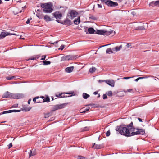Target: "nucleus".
Here are the masks:
<instances>
[{"label":"nucleus","instance_id":"nucleus-1","mask_svg":"<svg viewBox=\"0 0 159 159\" xmlns=\"http://www.w3.org/2000/svg\"><path fill=\"white\" fill-rule=\"evenodd\" d=\"M41 7L43 8V11L45 13H51L53 11V5L51 2L41 3Z\"/></svg>","mask_w":159,"mask_h":159},{"label":"nucleus","instance_id":"nucleus-2","mask_svg":"<svg viewBox=\"0 0 159 159\" xmlns=\"http://www.w3.org/2000/svg\"><path fill=\"white\" fill-rule=\"evenodd\" d=\"M136 132H133L131 130L125 131V135L127 136H130L135 135H143L145 134L144 130H137Z\"/></svg>","mask_w":159,"mask_h":159},{"label":"nucleus","instance_id":"nucleus-3","mask_svg":"<svg viewBox=\"0 0 159 159\" xmlns=\"http://www.w3.org/2000/svg\"><path fill=\"white\" fill-rule=\"evenodd\" d=\"M116 129H136L133 126V123L131 122L129 124L117 126Z\"/></svg>","mask_w":159,"mask_h":159},{"label":"nucleus","instance_id":"nucleus-4","mask_svg":"<svg viewBox=\"0 0 159 159\" xmlns=\"http://www.w3.org/2000/svg\"><path fill=\"white\" fill-rule=\"evenodd\" d=\"M78 13L75 10H70L68 12L67 15V18H69V19L72 20L76 17L78 15Z\"/></svg>","mask_w":159,"mask_h":159},{"label":"nucleus","instance_id":"nucleus-5","mask_svg":"<svg viewBox=\"0 0 159 159\" xmlns=\"http://www.w3.org/2000/svg\"><path fill=\"white\" fill-rule=\"evenodd\" d=\"M113 32V30H110V31H107L106 30H97L96 31L95 34H98L102 35H106L108 36L110 35Z\"/></svg>","mask_w":159,"mask_h":159},{"label":"nucleus","instance_id":"nucleus-6","mask_svg":"<svg viewBox=\"0 0 159 159\" xmlns=\"http://www.w3.org/2000/svg\"><path fill=\"white\" fill-rule=\"evenodd\" d=\"M78 57V55H67L65 56H63L61 58V61H64L75 59Z\"/></svg>","mask_w":159,"mask_h":159},{"label":"nucleus","instance_id":"nucleus-7","mask_svg":"<svg viewBox=\"0 0 159 159\" xmlns=\"http://www.w3.org/2000/svg\"><path fill=\"white\" fill-rule=\"evenodd\" d=\"M65 104H61L60 105H54L52 108V111H53L56 110L61 109L64 107Z\"/></svg>","mask_w":159,"mask_h":159},{"label":"nucleus","instance_id":"nucleus-8","mask_svg":"<svg viewBox=\"0 0 159 159\" xmlns=\"http://www.w3.org/2000/svg\"><path fill=\"white\" fill-rule=\"evenodd\" d=\"M13 93L8 91L6 92L2 95V98H13Z\"/></svg>","mask_w":159,"mask_h":159},{"label":"nucleus","instance_id":"nucleus-9","mask_svg":"<svg viewBox=\"0 0 159 159\" xmlns=\"http://www.w3.org/2000/svg\"><path fill=\"white\" fill-rule=\"evenodd\" d=\"M62 93L61 97V98L71 97L72 96H75V93L74 92L71 93Z\"/></svg>","mask_w":159,"mask_h":159},{"label":"nucleus","instance_id":"nucleus-10","mask_svg":"<svg viewBox=\"0 0 159 159\" xmlns=\"http://www.w3.org/2000/svg\"><path fill=\"white\" fill-rule=\"evenodd\" d=\"M52 14L56 19H60L62 16V14L59 11H56Z\"/></svg>","mask_w":159,"mask_h":159},{"label":"nucleus","instance_id":"nucleus-11","mask_svg":"<svg viewBox=\"0 0 159 159\" xmlns=\"http://www.w3.org/2000/svg\"><path fill=\"white\" fill-rule=\"evenodd\" d=\"M61 24L68 26L72 25V22L69 19V18L66 17V19L64 21L62 22V23Z\"/></svg>","mask_w":159,"mask_h":159},{"label":"nucleus","instance_id":"nucleus-12","mask_svg":"<svg viewBox=\"0 0 159 159\" xmlns=\"http://www.w3.org/2000/svg\"><path fill=\"white\" fill-rule=\"evenodd\" d=\"M24 97V95L22 94H13V99L22 98Z\"/></svg>","mask_w":159,"mask_h":159},{"label":"nucleus","instance_id":"nucleus-13","mask_svg":"<svg viewBox=\"0 0 159 159\" xmlns=\"http://www.w3.org/2000/svg\"><path fill=\"white\" fill-rule=\"evenodd\" d=\"M105 82L111 87H113L114 86L115 82L113 80H106Z\"/></svg>","mask_w":159,"mask_h":159},{"label":"nucleus","instance_id":"nucleus-14","mask_svg":"<svg viewBox=\"0 0 159 159\" xmlns=\"http://www.w3.org/2000/svg\"><path fill=\"white\" fill-rule=\"evenodd\" d=\"M159 4V0L155 1H152L149 4V6L154 7L157 6Z\"/></svg>","mask_w":159,"mask_h":159},{"label":"nucleus","instance_id":"nucleus-15","mask_svg":"<svg viewBox=\"0 0 159 159\" xmlns=\"http://www.w3.org/2000/svg\"><path fill=\"white\" fill-rule=\"evenodd\" d=\"M93 147L95 149H99L103 148L104 146L103 144H97L94 143H93Z\"/></svg>","mask_w":159,"mask_h":159},{"label":"nucleus","instance_id":"nucleus-16","mask_svg":"<svg viewBox=\"0 0 159 159\" xmlns=\"http://www.w3.org/2000/svg\"><path fill=\"white\" fill-rule=\"evenodd\" d=\"M2 36L3 38H4L7 35H16V34L15 33H10L7 32H2Z\"/></svg>","mask_w":159,"mask_h":159},{"label":"nucleus","instance_id":"nucleus-17","mask_svg":"<svg viewBox=\"0 0 159 159\" xmlns=\"http://www.w3.org/2000/svg\"><path fill=\"white\" fill-rule=\"evenodd\" d=\"M74 68L73 66L67 67L65 69V71L67 73H70L72 71Z\"/></svg>","mask_w":159,"mask_h":159},{"label":"nucleus","instance_id":"nucleus-18","mask_svg":"<svg viewBox=\"0 0 159 159\" xmlns=\"http://www.w3.org/2000/svg\"><path fill=\"white\" fill-rule=\"evenodd\" d=\"M88 31L89 34H93L96 32L95 30L92 27H90L88 29Z\"/></svg>","mask_w":159,"mask_h":159},{"label":"nucleus","instance_id":"nucleus-19","mask_svg":"<svg viewBox=\"0 0 159 159\" xmlns=\"http://www.w3.org/2000/svg\"><path fill=\"white\" fill-rule=\"evenodd\" d=\"M80 22V16L78 17L77 19H75L74 20V23L75 25H78Z\"/></svg>","mask_w":159,"mask_h":159},{"label":"nucleus","instance_id":"nucleus-20","mask_svg":"<svg viewBox=\"0 0 159 159\" xmlns=\"http://www.w3.org/2000/svg\"><path fill=\"white\" fill-rule=\"evenodd\" d=\"M40 56L39 55H36L34 56L33 57H31L30 58H29L27 60H36L37 59H38L39 57Z\"/></svg>","mask_w":159,"mask_h":159},{"label":"nucleus","instance_id":"nucleus-21","mask_svg":"<svg viewBox=\"0 0 159 159\" xmlns=\"http://www.w3.org/2000/svg\"><path fill=\"white\" fill-rule=\"evenodd\" d=\"M30 152L29 153V157L31 156L35 155L36 154V150H34L32 152V150H30Z\"/></svg>","mask_w":159,"mask_h":159},{"label":"nucleus","instance_id":"nucleus-22","mask_svg":"<svg viewBox=\"0 0 159 159\" xmlns=\"http://www.w3.org/2000/svg\"><path fill=\"white\" fill-rule=\"evenodd\" d=\"M42 100L43 102H47L48 103L50 102V98L48 95H46V96L45 97V98L43 99Z\"/></svg>","mask_w":159,"mask_h":159},{"label":"nucleus","instance_id":"nucleus-23","mask_svg":"<svg viewBox=\"0 0 159 159\" xmlns=\"http://www.w3.org/2000/svg\"><path fill=\"white\" fill-rule=\"evenodd\" d=\"M121 135H125V131L132 130H116Z\"/></svg>","mask_w":159,"mask_h":159},{"label":"nucleus","instance_id":"nucleus-24","mask_svg":"<svg viewBox=\"0 0 159 159\" xmlns=\"http://www.w3.org/2000/svg\"><path fill=\"white\" fill-rule=\"evenodd\" d=\"M145 28L143 26H139L135 28V30H145Z\"/></svg>","mask_w":159,"mask_h":159},{"label":"nucleus","instance_id":"nucleus-25","mask_svg":"<svg viewBox=\"0 0 159 159\" xmlns=\"http://www.w3.org/2000/svg\"><path fill=\"white\" fill-rule=\"evenodd\" d=\"M45 20L46 21H51V18L47 15H45L44 17Z\"/></svg>","mask_w":159,"mask_h":159},{"label":"nucleus","instance_id":"nucleus-26","mask_svg":"<svg viewBox=\"0 0 159 159\" xmlns=\"http://www.w3.org/2000/svg\"><path fill=\"white\" fill-rule=\"evenodd\" d=\"M96 70V68L93 66L92 68H90L89 70V72L92 73L94 72Z\"/></svg>","mask_w":159,"mask_h":159},{"label":"nucleus","instance_id":"nucleus-27","mask_svg":"<svg viewBox=\"0 0 159 159\" xmlns=\"http://www.w3.org/2000/svg\"><path fill=\"white\" fill-rule=\"evenodd\" d=\"M82 96L83 98L84 99H87L90 96L89 95L85 93H83Z\"/></svg>","mask_w":159,"mask_h":159},{"label":"nucleus","instance_id":"nucleus-28","mask_svg":"<svg viewBox=\"0 0 159 159\" xmlns=\"http://www.w3.org/2000/svg\"><path fill=\"white\" fill-rule=\"evenodd\" d=\"M106 53L109 54L110 53H113L111 49V48H109L107 49L106 50Z\"/></svg>","mask_w":159,"mask_h":159},{"label":"nucleus","instance_id":"nucleus-29","mask_svg":"<svg viewBox=\"0 0 159 159\" xmlns=\"http://www.w3.org/2000/svg\"><path fill=\"white\" fill-rule=\"evenodd\" d=\"M37 16L39 19H42L43 18V14H40V13H37L36 14Z\"/></svg>","mask_w":159,"mask_h":159},{"label":"nucleus","instance_id":"nucleus-30","mask_svg":"<svg viewBox=\"0 0 159 159\" xmlns=\"http://www.w3.org/2000/svg\"><path fill=\"white\" fill-rule=\"evenodd\" d=\"M43 65H48L50 64L51 62L49 61H43Z\"/></svg>","mask_w":159,"mask_h":159},{"label":"nucleus","instance_id":"nucleus-31","mask_svg":"<svg viewBox=\"0 0 159 159\" xmlns=\"http://www.w3.org/2000/svg\"><path fill=\"white\" fill-rule=\"evenodd\" d=\"M15 76H8L6 77V79L7 80H11L15 78Z\"/></svg>","mask_w":159,"mask_h":159},{"label":"nucleus","instance_id":"nucleus-32","mask_svg":"<svg viewBox=\"0 0 159 159\" xmlns=\"http://www.w3.org/2000/svg\"><path fill=\"white\" fill-rule=\"evenodd\" d=\"M31 109V108H30L29 107H24V108L22 109L21 111H29Z\"/></svg>","mask_w":159,"mask_h":159},{"label":"nucleus","instance_id":"nucleus-33","mask_svg":"<svg viewBox=\"0 0 159 159\" xmlns=\"http://www.w3.org/2000/svg\"><path fill=\"white\" fill-rule=\"evenodd\" d=\"M11 113V110H8V111H4L2 112H1L0 113V115L7 114V113Z\"/></svg>","mask_w":159,"mask_h":159},{"label":"nucleus","instance_id":"nucleus-34","mask_svg":"<svg viewBox=\"0 0 159 159\" xmlns=\"http://www.w3.org/2000/svg\"><path fill=\"white\" fill-rule=\"evenodd\" d=\"M89 18L90 19H92L93 20H97V18H96V17H95L94 16L92 15H90V16L89 17Z\"/></svg>","mask_w":159,"mask_h":159},{"label":"nucleus","instance_id":"nucleus-35","mask_svg":"<svg viewBox=\"0 0 159 159\" xmlns=\"http://www.w3.org/2000/svg\"><path fill=\"white\" fill-rule=\"evenodd\" d=\"M106 93L108 96L110 97H111L113 95L111 91H108L107 92H106Z\"/></svg>","mask_w":159,"mask_h":159},{"label":"nucleus","instance_id":"nucleus-36","mask_svg":"<svg viewBox=\"0 0 159 159\" xmlns=\"http://www.w3.org/2000/svg\"><path fill=\"white\" fill-rule=\"evenodd\" d=\"M122 48V45H120V46H116L115 47V50L116 51H119Z\"/></svg>","mask_w":159,"mask_h":159},{"label":"nucleus","instance_id":"nucleus-37","mask_svg":"<svg viewBox=\"0 0 159 159\" xmlns=\"http://www.w3.org/2000/svg\"><path fill=\"white\" fill-rule=\"evenodd\" d=\"M39 96H36L33 99V101L34 103H37V100H36V99H39Z\"/></svg>","mask_w":159,"mask_h":159},{"label":"nucleus","instance_id":"nucleus-38","mask_svg":"<svg viewBox=\"0 0 159 159\" xmlns=\"http://www.w3.org/2000/svg\"><path fill=\"white\" fill-rule=\"evenodd\" d=\"M90 108L89 107H88L86 108L83 111H81V113H85L86 111H89V110Z\"/></svg>","mask_w":159,"mask_h":159},{"label":"nucleus","instance_id":"nucleus-39","mask_svg":"<svg viewBox=\"0 0 159 159\" xmlns=\"http://www.w3.org/2000/svg\"><path fill=\"white\" fill-rule=\"evenodd\" d=\"M11 113L14 112H19L21 111V110H11Z\"/></svg>","mask_w":159,"mask_h":159},{"label":"nucleus","instance_id":"nucleus-40","mask_svg":"<svg viewBox=\"0 0 159 159\" xmlns=\"http://www.w3.org/2000/svg\"><path fill=\"white\" fill-rule=\"evenodd\" d=\"M57 93H57V94H56L55 96L58 98H61V97L62 95V93H59V94H58Z\"/></svg>","mask_w":159,"mask_h":159},{"label":"nucleus","instance_id":"nucleus-41","mask_svg":"<svg viewBox=\"0 0 159 159\" xmlns=\"http://www.w3.org/2000/svg\"><path fill=\"white\" fill-rule=\"evenodd\" d=\"M65 47V46L64 45H62L59 48V49L62 50Z\"/></svg>","mask_w":159,"mask_h":159},{"label":"nucleus","instance_id":"nucleus-42","mask_svg":"<svg viewBox=\"0 0 159 159\" xmlns=\"http://www.w3.org/2000/svg\"><path fill=\"white\" fill-rule=\"evenodd\" d=\"M106 136L107 137H108L110 136V131L109 130L107 131V132L106 133Z\"/></svg>","mask_w":159,"mask_h":159},{"label":"nucleus","instance_id":"nucleus-43","mask_svg":"<svg viewBox=\"0 0 159 159\" xmlns=\"http://www.w3.org/2000/svg\"><path fill=\"white\" fill-rule=\"evenodd\" d=\"M37 100V103H42L43 102V100L42 99H39Z\"/></svg>","mask_w":159,"mask_h":159},{"label":"nucleus","instance_id":"nucleus-44","mask_svg":"<svg viewBox=\"0 0 159 159\" xmlns=\"http://www.w3.org/2000/svg\"><path fill=\"white\" fill-rule=\"evenodd\" d=\"M32 18H28L26 22V23L27 24H28L30 23V20H32Z\"/></svg>","mask_w":159,"mask_h":159},{"label":"nucleus","instance_id":"nucleus-45","mask_svg":"<svg viewBox=\"0 0 159 159\" xmlns=\"http://www.w3.org/2000/svg\"><path fill=\"white\" fill-rule=\"evenodd\" d=\"M107 98V96L106 94H103V99H106Z\"/></svg>","mask_w":159,"mask_h":159},{"label":"nucleus","instance_id":"nucleus-46","mask_svg":"<svg viewBox=\"0 0 159 159\" xmlns=\"http://www.w3.org/2000/svg\"><path fill=\"white\" fill-rule=\"evenodd\" d=\"M58 41H56V42H54V43H52V42L51 41H50L49 43L51 44H54V45H56V44L58 42Z\"/></svg>","mask_w":159,"mask_h":159},{"label":"nucleus","instance_id":"nucleus-47","mask_svg":"<svg viewBox=\"0 0 159 159\" xmlns=\"http://www.w3.org/2000/svg\"><path fill=\"white\" fill-rule=\"evenodd\" d=\"M131 46V43H127V44L126 45V47L128 48H129V47H130Z\"/></svg>","mask_w":159,"mask_h":159},{"label":"nucleus","instance_id":"nucleus-48","mask_svg":"<svg viewBox=\"0 0 159 159\" xmlns=\"http://www.w3.org/2000/svg\"><path fill=\"white\" fill-rule=\"evenodd\" d=\"M46 58V56L45 55H43L42 57V58L41 59V60H45Z\"/></svg>","mask_w":159,"mask_h":159},{"label":"nucleus","instance_id":"nucleus-49","mask_svg":"<svg viewBox=\"0 0 159 159\" xmlns=\"http://www.w3.org/2000/svg\"><path fill=\"white\" fill-rule=\"evenodd\" d=\"M132 77H124L123 79H128L131 78H132Z\"/></svg>","mask_w":159,"mask_h":159},{"label":"nucleus","instance_id":"nucleus-50","mask_svg":"<svg viewBox=\"0 0 159 159\" xmlns=\"http://www.w3.org/2000/svg\"><path fill=\"white\" fill-rule=\"evenodd\" d=\"M78 158L80 159H85L84 157L80 156H79Z\"/></svg>","mask_w":159,"mask_h":159},{"label":"nucleus","instance_id":"nucleus-51","mask_svg":"<svg viewBox=\"0 0 159 159\" xmlns=\"http://www.w3.org/2000/svg\"><path fill=\"white\" fill-rule=\"evenodd\" d=\"M106 80H99V83H102L104 82H106Z\"/></svg>","mask_w":159,"mask_h":159},{"label":"nucleus","instance_id":"nucleus-52","mask_svg":"<svg viewBox=\"0 0 159 159\" xmlns=\"http://www.w3.org/2000/svg\"><path fill=\"white\" fill-rule=\"evenodd\" d=\"M12 145L11 143H10L8 145V147L9 148H10L11 147H12Z\"/></svg>","mask_w":159,"mask_h":159},{"label":"nucleus","instance_id":"nucleus-53","mask_svg":"<svg viewBox=\"0 0 159 159\" xmlns=\"http://www.w3.org/2000/svg\"><path fill=\"white\" fill-rule=\"evenodd\" d=\"M18 104H15L14 105L11 107H18Z\"/></svg>","mask_w":159,"mask_h":159},{"label":"nucleus","instance_id":"nucleus-54","mask_svg":"<svg viewBox=\"0 0 159 159\" xmlns=\"http://www.w3.org/2000/svg\"><path fill=\"white\" fill-rule=\"evenodd\" d=\"M56 21H57V22H58V23H61V24L62 23V22H63V21H60L59 20H56Z\"/></svg>","mask_w":159,"mask_h":159},{"label":"nucleus","instance_id":"nucleus-55","mask_svg":"<svg viewBox=\"0 0 159 159\" xmlns=\"http://www.w3.org/2000/svg\"><path fill=\"white\" fill-rule=\"evenodd\" d=\"M138 78H139V79L147 78V77H139Z\"/></svg>","mask_w":159,"mask_h":159},{"label":"nucleus","instance_id":"nucleus-56","mask_svg":"<svg viewBox=\"0 0 159 159\" xmlns=\"http://www.w3.org/2000/svg\"><path fill=\"white\" fill-rule=\"evenodd\" d=\"M97 5H98V8H102V5L101 4H98Z\"/></svg>","mask_w":159,"mask_h":159},{"label":"nucleus","instance_id":"nucleus-57","mask_svg":"<svg viewBox=\"0 0 159 159\" xmlns=\"http://www.w3.org/2000/svg\"><path fill=\"white\" fill-rule=\"evenodd\" d=\"M49 113H48V114H47L46 115H45V118H46L48 117L49 116Z\"/></svg>","mask_w":159,"mask_h":159},{"label":"nucleus","instance_id":"nucleus-58","mask_svg":"<svg viewBox=\"0 0 159 159\" xmlns=\"http://www.w3.org/2000/svg\"><path fill=\"white\" fill-rule=\"evenodd\" d=\"M133 90L132 89H127V91L128 92H131V91H132Z\"/></svg>","mask_w":159,"mask_h":159},{"label":"nucleus","instance_id":"nucleus-59","mask_svg":"<svg viewBox=\"0 0 159 159\" xmlns=\"http://www.w3.org/2000/svg\"><path fill=\"white\" fill-rule=\"evenodd\" d=\"M138 120H139V121L140 122H142V119L139 118H138Z\"/></svg>","mask_w":159,"mask_h":159},{"label":"nucleus","instance_id":"nucleus-60","mask_svg":"<svg viewBox=\"0 0 159 159\" xmlns=\"http://www.w3.org/2000/svg\"><path fill=\"white\" fill-rule=\"evenodd\" d=\"M31 101V99H29V100L28 101V104H30Z\"/></svg>","mask_w":159,"mask_h":159},{"label":"nucleus","instance_id":"nucleus-61","mask_svg":"<svg viewBox=\"0 0 159 159\" xmlns=\"http://www.w3.org/2000/svg\"><path fill=\"white\" fill-rule=\"evenodd\" d=\"M2 38H3L2 37V32H1V33L0 34V39H2Z\"/></svg>","mask_w":159,"mask_h":159},{"label":"nucleus","instance_id":"nucleus-62","mask_svg":"<svg viewBox=\"0 0 159 159\" xmlns=\"http://www.w3.org/2000/svg\"><path fill=\"white\" fill-rule=\"evenodd\" d=\"M39 98H41V99H43L45 98V97H44L43 96H41Z\"/></svg>","mask_w":159,"mask_h":159},{"label":"nucleus","instance_id":"nucleus-63","mask_svg":"<svg viewBox=\"0 0 159 159\" xmlns=\"http://www.w3.org/2000/svg\"><path fill=\"white\" fill-rule=\"evenodd\" d=\"M93 94L94 95H96L98 94V92L97 91H95L93 93Z\"/></svg>","mask_w":159,"mask_h":159},{"label":"nucleus","instance_id":"nucleus-64","mask_svg":"<svg viewBox=\"0 0 159 159\" xmlns=\"http://www.w3.org/2000/svg\"><path fill=\"white\" fill-rule=\"evenodd\" d=\"M139 80V78H137V79L135 80V81L137 82L138 81V80Z\"/></svg>","mask_w":159,"mask_h":159}]
</instances>
